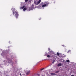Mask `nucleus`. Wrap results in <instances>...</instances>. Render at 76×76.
<instances>
[{"mask_svg":"<svg viewBox=\"0 0 76 76\" xmlns=\"http://www.w3.org/2000/svg\"><path fill=\"white\" fill-rule=\"evenodd\" d=\"M11 10H13L12 11L13 12V15H15L16 18L17 19H18V16H19L18 12L17 11H15V8H12Z\"/></svg>","mask_w":76,"mask_h":76,"instance_id":"f257e3e1","label":"nucleus"},{"mask_svg":"<svg viewBox=\"0 0 76 76\" xmlns=\"http://www.w3.org/2000/svg\"><path fill=\"white\" fill-rule=\"evenodd\" d=\"M41 0H39L38 2H37L36 1H34V4L35 5H37L38 6L41 3Z\"/></svg>","mask_w":76,"mask_h":76,"instance_id":"f03ea898","label":"nucleus"},{"mask_svg":"<svg viewBox=\"0 0 76 76\" xmlns=\"http://www.w3.org/2000/svg\"><path fill=\"white\" fill-rule=\"evenodd\" d=\"M30 72V71H29V70H27L26 72V74L27 75H29V74Z\"/></svg>","mask_w":76,"mask_h":76,"instance_id":"7ed1b4c3","label":"nucleus"},{"mask_svg":"<svg viewBox=\"0 0 76 76\" xmlns=\"http://www.w3.org/2000/svg\"><path fill=\"white\" fill-rule=\"evenodd\" d=\"M34 5H32L31 8H30V10H32L34 9Z\"/></svg>","mask_w":76,"mask_h":76,"instance_id":"20e7f679","label":"nucleus"},{"mask_svg":"<svg viewBox=\"0 0 76 76\" xmlns=\"http://www.w3.org/2000/svg\"><path fill=\"white\" fill-rule=\"evenodd\" d=\"M62 66V64L61 63H59L58 64V67H60Z\"/></svg>","mask_w":76,"mask_h":76,"instance_id":"39448f33","label":"nucleus"},{"mask_svg":"<svg viewBox=\"0 0 76 76\" xmlns=\"http://www.w3.org/2000/svg\"><path fill=\"white\" fill-rule=\"evenodd\" d=\"M51 76H56V74L55 73H51Z\"/></svg>","mask_w":76,"mask_h":76,"instance_id":"423d86ee","label":"nucleus"},{"mask_svg":"<svg viewBox=\"0 0 76 76\" xmlns=\"http://www.w3.org/2000/svg\"><path fill=\"white\" fill-rule=\"evenodd\" d=\"M25 7V6L24 5L23 6V7H21L20 8V9L21 10H22V9H23V8H24Z\"/></svg>","mask_w":76,"mask_h":76,"instance_id":"0eeeda50","label":"nucleus"},{"mask_svg":"<svg viewBox=\"0 0 76 76\" xmlns=\"http://www.w3.org/2000/svg\"><path fill=\"white\" fill-rule=\"evenodd\" d=\"M45 6H47V4H43L42 5V7H45Z\"/></svg>","mask_w":76,"mask_h":76,"instance_id":"6e6552de","label":"nucleus"},{"mask_svg":"<svg viewBox=\"0 0 76 76\" xmlns=\"http://www.w3.org/2000/svg\"><path fill=\"white\" fill-rule=\"evenodd\" d=\"M42 3H41V4H40V5H39L38 6V7H40L41 6V5H42Z\"/></svg>","mask_w":76,"mask_h":76,"instance_id":"1a4fd4ad","label":"nucleus"},{"mask_svg":"<svg viewBox=\"0 0 76 76\" xmlns=\"http://www.w3.org/2000/svg\"><path fill=\"white\" fill-rule=\"evenodd\" d=\"M26 10V8H24L23 9V11H25V10Z\"/></svg>","mask_w":76,"mask_h":76,"instance_id":"9d476101","label":"nucleus"},{"mask_svg":"<svg viewBox=\"0 0 76 76\" xmlns=\"http://www.w3.org/2000/svg\"><path fill=\"white\" fill-rule=\"evenodd\" d=\"M47 57H48V58H50V55H48V56H47Z\"/></svg>","mask_w":76,"mask_h":76,"instance_id":"9b49d317","label":"nucleus"},{"mask_svg":"<svg viewBox=\"0 0 76 76\" xmlns=\"http://www.w3.org/2000/svg\"><path fill=\"white\" fill-rule=\"evenodd\" d=\"M59 72V71H56L55 72L56 73H58Z\"/></svg>","mask_w":76,"mask_h":76,"instance_id":"f8f14e48","label":"nucleus"},{"mask_svg":"<svg viewBox=\"0 0 76 76\" xmlns=\"http://www.w3.org/2000/svg\"><path fill=\"white\" fill-rule=\"evenodd\" d=\"M57 56H59V53H58L57 52Z\"/></svg>","mask_w":76,"mask_h":76,"instance_id":"ddd939ff","label":"nucleus"},{"mask_svg":"<svg viewBox=\"0 0 76 76\" xmlns=\"http://www.w3.org/2000/svg\"><path fill=\"white\" fill-rule=\"evenodd\" d=\"M66 61L67 62H69V60H66Z\"/></svg>","mask_w":76,"mask_h":76,"instance_id":"4468645a","label":"nucleus"},{"mask_svg":"<svg viewBox=\"0 0 76 76\" xmlns=\"http://www.w3.org/2000/svg\"><path fill=\"white\" fill-rule=\"evenodd\" d=\"M28 1V0H25V2H27Z\"/></svg>","mask_w":76,"mask_h":76,"instance_id":"2eb2a0df","label":"nucleus"},{"mask_svg":"<svg viewBox=\"0 0 76 76\" xmlns=\"http://www.w3.org/2000/svg\"><path fill=\"white\" fill-rule=\"evenodd\" d=\"M70 51H71V50H69L68 51V52H67L68 53H69V52H70Z\"/></svg>","mask_w":76,"mask_h":76,"instance_id":"dca6fc26","label":"nucleus"},{"mask_svg":"<svg viewBox=\"0 0 76 76\" xmlns=\"http://www.w3.org/2000/svg\"><path fill=\"white\" fill-rule=\"evenodd\" d=\"M47 53H46V54H45V55H44V56H47Z\"/></svg>","mask_w":76,"mask_h":76,"instance_id":"f3484780","label":"nucleus"},{"mask_svg":"<svg viewBox=\"0 0 76 76\" xmlns=\"http://www.w3.org/2000/svg\"><path fill=\"white\" fill-rule=\"evenodd\" d=\"M9 61H8V63H10V59H9Z\"/></svg>","mask_w":76,"mask_h":76,"instance_id":"a211bd4d","label":"nucleus"},{"mask_svg":"<svg viewBox=\"0 0 76 76\" xmlns=\"http://www.w3.org/2000/svg\"><path fill=\"white\" fill-rule=\"evenodd\" d=\"M48 51H50V49L48 48Z\"/></svg>","mask_w":76,"mask_h":76,"instance_id":"6ab92c4d","label":"nucleus"},{"mask_svg":"<svg viewBox=\"0 0 76 76\" xmlns=\"http://www.w3.org/2000/svg\"><path fill=\"white\" fill-rule=\"evenodd\" d=\"M55 61H53V62H52V63H54V62Z\"/></svg>","mask_w":76,"mask_h":76,"instance_id":"aec40b11","label":"nucleus"},{"mask_svg":"<svg viewBox=\"0 0 76 76\" xmlns=\"http://www.w3.org/2000/svg\"><path fill=\"white\" fill-rule=\"evenodd\" d=\"M44 70V68H43L41 69V70Z\"/></svg>","mask_w":76,"mask_h":76,"instance_id":"412c9836","label":"nucleus"},{"mask_svg":"<svg viewBox=\"0 0 76 76\" xmlns=\"http://www.w3.org/2000/svg\"><path fill=\"white\" fill-rule=\"evenodd\" d=\"M22 3H21V5H22Z\"/></svg>","mask_w":76,"mask_h":76,"instance_id":"4be33fe9","label":"nucleus"},{"mask_svg":"<svg viewBox=\"0 0 76 76\" xmlns=\"http://www.w3.org/2000/svg\"><path fill=\"white\" fill-rule=\"evenodd\" d=\"M62 46H63V47H64V45H62Z\"/></svg>","mask_w":76,"mask_h":76,"instance_id":"5701e85b","label":"nucleus"},{"mask_svg":"<svg viewBox=\"0 0 76 76\" xmlns=\"http://www.w3.org/2000/svg\"><path fill=\"white\" fill-rule=\"evenodd\" d=\"M20 76H22V75H21V74H20Z\"/></svg>","mask_w":76,"mask_h":76,"instance_id":"b1692460","label":"nucleus"},{"mask_svg":"<svg viewBox=\"0 0 76 76\" xmlns=\"http://www.w3.org/2000/svg\"><path fill=\"white\" fill-rule=\"evenodd\" d=\"M10 41H9V43H10Z\"/></svg>","mask_w":76,"mask_h":76,"instance_id":"393cba45","label":"nucleus"},{"mask_svg":"<svg viewBox=\"0 0 76 76\" xmlns=\"http://www.w3.org/2000/svg\"><path fill=\"white\" fill-rule=\"evenodd\" d=\"M7 52H9V51H7Z\"/></svg>","mask_w":76,"mask_h":76,"instance_id":"a878e982","label":"nucleus"},{"mask_svg":"<svg viewBox=\"0 0 76 76\" xmlns=\"http://www.w3.org/2000/svg\"><path fill=\"white\" fill-rule=\"evenodd\" d=\"M3 52H4V51H3Z\"/></svg>","mask_w":76,"mask_h":76,"instance_id":"bb28decb","label":"nucleus"},{"mask_svg":"<svg viewBox=\"0 0 76 76\" xmlns=\"http://www.w3.org/2000/svg\"><path fill=\"white\" fill-rule=\"evenodd\" d=\"M40 19H39V20H40Z\"/></svg>","mask_w":76,"mask_h":76,"instance_id":"cd10ccee","label":"nucleus"},{"mask_svg":"<svg viewBox=\"0 0 76 76\" xmlns=\"http://www.w3.org/2000/svg\"><path fill=\"white\" fill-rule=\"evenodd\" d=\"M1 55H2V54H1Z\"/></svg>","mask_w":76,"mask_h":76,"instance_id":"c85d7f7f","label":"nucleus"},{"mask_svg":"<svg viewBox=\"0 0 76 76\" xmlns=\"http://www.w3.org/2000/svg\"><path fill=\"white\" fill-rule=\"evenodd\" d=\"M5 64H6V62H5Z\"/></svg>","mask_w":76,"mask_h":76,"instance_id":"c756f323","label":"nucleus"}]
</instances>
